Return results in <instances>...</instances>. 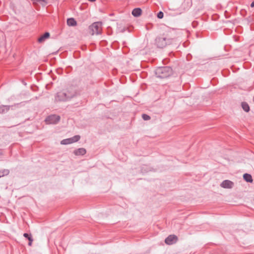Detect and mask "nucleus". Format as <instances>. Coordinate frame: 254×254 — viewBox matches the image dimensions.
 <instances>
[{"instance_id": "obj_22", "label": "nucleus", "mask_w": 254, "mask_h": 254, "mask_svg": "<svg viewBox=\"0 0 254 254\" xmlns=\"http://www.w3.org/2000/svg\"><path fill=\"white\" fill-rule=\"evenodd\" d=\"M9 172V170H3V172H1V173L2 174V173H3V174H4V175H6L8 174Z\"/></svg>"}, {"instance_id": "obj_2", "label": "nucleus", "mask_w": 254, "mask_h": 254, "mask_svg": "<svg viewBox=\"0 0 254 254\" xmlns=\"http://www.w3.org/2000/svg\"><path fill=\"white\" fill-rule=\"evenodd\" d=\"M70 101L64 90L57 92L55 95V102H67Z\"/></svg>"}, {"instance_id": "obj_5", "label": "nucleus", "mask_w": 254, "mask_h": 254, "mask_svg": "<svg viewBox=\"0 0 254 254\" xmlns=\"http://www.w3.org/2000/svg\"><path fill=\"white\" fill-rule=\"evenodd\" d=\"M64 90L66 92L67 96H68L69 100H71L72 98L76 97L78 95L77 90L76 87L74 86H70Z\"/></svg>"}, {"instance_id": "obj_24", "label": "nucleus", "mask_w": 254, "mask_h": 254, "mask_svg": "<svg viewBox=\"0 0 254 254\" xmlns=\"http://www.w3.org/2000/svg\"><path fill=\"white\" fill-rule=\"evenodd\" d=\"M251 6L252 7H254V0L251 3Z\"/></svg>"}, {"instance_id": "obj_3", "label": "nucleus", "mask_w": 254, "mask_h": 254, "mask_svg": "<svg viewBox=\"0 0 254 254\" xmlns=\"http://www.w3.org/2000/svg\"><path fill=\"white\" fill-rule=\"evenodd\" d=\"M155 42L157 46L159 48H163L171 43L169 39H167L163 36L157 37L155 39Z\"/></svg>"}, {"instance_id": "obj_13", "label": "nucleus", "mask_w": 254, "mask_h": 254, "mask_svg": "<svg viewBox=\"0 0 254 254\" xmlns=\"http://www.w3.org/2000/svg\"><path fill=\"white\" fill-rule=\"evenodd\" d=\"M67 24L70 26H74L76 25L77 22L73 18H69L67 19Z\"/></svg>"}, {"instance_id": "obj_12", "label": "nucleus", "mask_w": 254, "mask_h": 254, "mask_svg": "<svg viewBox=\"0 0 254 254\" xmlns=\"http://www.w3.org/2000/svg\"><path fill=\"white\" fill-rule=\"evenodd\" d=\"M86 152L85 149L83 148H80L74 151L73 153L75 155H83Z\"/></svg>"}, {"instance_id": "obj_15", "label": "nucleus", "mask_w": 254, "mask_h": 254, "mask_svg": "<svg viewBox=\"0 0 254 254\" xmlns=\"http://www.w3.org/2000/svg\"><path fill=\"white\" fill-rule=\"evenodd\" d=\"M10 109V106L1 105L0 106V113H4L7 112Z\"/></svg>"}, {"instance_id": "obj_6", "label": "nucleus", "mask_w": 254, "mask_h": 254, "mask_svg": "<svg viewBox=\"0 0 254 254\" xmlns=\"http://www.w3.org/2000/svg\"><path fill=\"white\" fill-rule=\"evenodd\" d=\"M61 117L57 115H51L49 116L45 119L47 124H56L60 120Z\"/></svg>"}, {"instance_id": "obj_7", "label": "nucleus", "mask_w": 254, "mask_h": 254, "mask_svg": "<svg viewBox=\"0 0 254 254\" xmlns=\"http://www.w3.org/2000/svg\"><path fill=\"white\" fill-rule=\"evenodd\" d=\"M80 136L79 135H74L72 137L62 140L61 142V143L64 145L69 144L78 141L80 139Z\"/></svg>"}, {"instance_id": "obj_21", "label": "nucleus", "mask_w": 254, "mask_h": 254, "mask_svg": "<svg viewBox=\"0 0 254 254\" xmlns=\"http://www.w3.org/2000/svg\"><path fill=\"white\" fill-rule=\"evenodd\" d=\"M126 29H127V28L126 27H124V28H118V31L120 32L123 33V32H124L126 30Z\"/></svg>"}, {"instance_id": "obj_14", "label": "nucleus", "mask_w": 254, "mask_h": 254, "mask_svg": "<svg viewBox=\"0 0 254 254\" xmlns=\"http://www.w3.org/2000/svg\"><path fill=\"white\" fill-rule=\"evenodd\" d=\"M243 178L247 182L252 183L253 181L252 176L248 173H245L243 175Z\"/></svg>"}, {"instance_id": "obj_10", "label": "nucleus", "mask_w": 254, "mask_h": 254, "mask_svg": "<svg viewBox=\"0 0 254 254\" xmlns=\"http://www.w3.org/2000/svg\"><path fill=\"white\" fill-rule=\"evenodd\" d=\"M50 33L48 32H45L43 35H41L38 39L39 43H42L45 41L47 39L49 38Z\"/></svg>"}, {"instance_id": "obj_25", "label": "nucleus", "mask_w": 254, "mask_h": 254, "mask_svg": "<svg viewBox=\"0 0 254 254\" xmlns=\"http://www.w3.org/2000/svg\"><path fill=\"white\" fill-rule=\"evenodd\" d=\"M3 176H4V174H3V173H2H2H1V172H0V177H3Z\"/></svg>"}, {"instance_id": "obj_4", "label": "nucleus", "mask_w": 254, "mask_h": 254, "mask_svg": "<svg viewBox=\"0 0 254 254\" xmlns=\"http://www.w3.org/2000/svg\"><path fill=\"white\" fill-rule=\"evenodd\" d=\"M89 29L92 31V35L100 34L101 33L102 22H94L89 27Z\"/></svg>"}, {"instance_id": "obj_1", "label": "nucleus", "mask_w": 254, "mask_h": 254, "mask_svg": "<svg viewBox=\"0 0 254 254\" xmlns=\"http://www.w3.org/2000/svg\"><path fill=\"white\" fill-rule=\"evenodd\" d=\"M155 73L157 77L165 78L172 74L173 70L170 66H160L155 69Z\"/></svg>"}, {"instance_id": "obj_17", "label": "nucleus", "mask_w": 254, "mask_h": 254, "mask_svg": "<svg viewBox=\"0 0 254 254\" xmlns=\"http://www.w3.org/2000/svg\"><path fill=\"white\" fill-rule=\"evenodd\" d=\"M142 118L144 121H148L150 119V116L145 114L142 115Z\"/></svg>"}, {"instance_id": "obj_23", "label": "nucleus", "mask_w": 254, "mask_h": 254, "mask_svg": "<svg viewBox=\"0 0 254 254\" xmlns=\"http://www.w3.org/2000/svg\"><path fill=\"white\" fill-rule=\"evenodd\" d=\"M28 240H29L28 245L29 246H31L32 242H33V239H29Z\"/></svg>"}, {"instance_id": "obj_18", "label": "nucleus", "mask_w": 254, "mask_h": 254, "mask_svg": "<svg viewBox=\"0 0 254 254\" xmlns=\"http://www.w3.org/2000/svg\"><path fill=\"white\" fill-rule=\"evenodd\" d=\"M33 3H42V2H44V5L47 3V1L46 0H31Z\"/></svg>"}, {"instance_id": "obj_8", "label": "nucleus", "mask_w": 254, "mask_h": 254, "mask_svg": "<svg viewBox=\"0 0 254 254\" xmlns=\"http://www.w3.org/2000/svg\"><path fill=\"white\" fill-rule=\"evenodd\" d=\"M178 238L174 235H169L167 237L165 240V242L167 245H172L177 242Z\"/></svg>"}, {"instance_id": "obj_11", "label": "nucleus", "mask_w": 254, "mask_h": 254, "mask_svg": "<svg viewBox=\"0 0 254 254\" xmlns=\"http://www.w3.org/2000/svg\"><path fill=\"white\" fill-rule=\"evenodd\" d=\"M142 13V10L140 8L137 7L134 8L132 11V14L134 17H138Z\"/></svg>"}, {"instance_id": "obj_26", "label": "nucleus", "mask_w": 254, "mask_h": 254, "mask_svg": "<svg viewBox=\"0 0 254 254\" xmlns=\"http://www.w3.org/2000/svg\"><path fill=\"white\" fill-rule=\"evenodd\" d=\"M88 0L90 2H94V1H96V0Z\"/></svg>"}, {"instance_id": "obj_20", "label": "nucleus", "mask_w": 254, "mask_h": 254, "mask_svg": "<svg viewBox=\"0 0 254 254\" xmlns=\"http://www.w3.org/2000/svg\"><path fill=\"white\" fill-rule=\"evenodd\" d=\"M157 16L159 19L162 18L163 17V16H164L163 12L162 11H161L158 12V13H157Z\"/></svg>"}, {"instance_id": "obj_16", "label": "nucleus", "mask_w": 254, "mask_h": 254, "mask_svg": "<svg viewBox=\"0 0 254 254\" xmlns=\"http://www.w3.org/2000/svg\"><path fill=\"white\" fill-rule=\"evenodd\" d=\"M242 107L243 109L246 112H248L250 111V107L248 104L245 102L242 103Z\"/></svg>"}, {"instance_id": "obj_9", "label": "nucleus", "mask_w": 254, "mask_h": 254, "mask_svg": "<svg viewBox=\"0 0 254 254\" xmlns=\"http://www.w3.org/2000/svg\"><path fill=\"white\" fill-rule=\"evenodd\" d=\"M234 183L229 180H226L223 181L221 184V187L223 188L230 189L233 187Z\"/></svg>"}, {"instance_id": "obj_19", "label": "nucleus", "mask_w": 254, "mask_h": 254, "mask_svg": "<svg viewBox=\"0 0 254 254\" xmlns=\"http://www.w3.org/2000/svg\"><path fill=\"white\" fill-rule=\"evenodd\" d=\"M23 236L25 238H27L28 240L32 239V237L30 234H28V233H24Z\"/></svg>"}]
</instances>
